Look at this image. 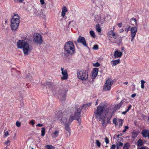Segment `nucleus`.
Here are the masks:
<instances>
[{"instance_id": "42", "label": "nucleus", "mask_w": 149, "mask_h": 149, "mask_svg": "<svg viewBox=\"0 0 149 149\" xmlns=\"http://www.w3.org/2000/svg\"><path fill=\"white\" fill-rule=\"evenodd\" d=\"M9 135V133L8 132V131L6 132H5L4 136L5 137H7V136H8Z\"/></svg>"}, {"instance_id": "57", "label": "nucleus", "mask_w": 149, "mask_h": 149, "mask_svg": "<svg viewBox=\"0 0 149 149\" xmlns=\"http://www.w3.org/2000/svg\"><path fill=\"white\" fill-rule=\"evenodd\" d=\"M140 149H146V148L144 147H141Z\"/></svg>"}, {"instance_id": "63", "label": "nucleus", "mask_w": 149, "mask_h": 149, "mask_svg": "<svg viewBox=\"0 0 149 149\" xmlns=\"http://www.w3.org/2000/svg\"><path fill=\"white\" fill-rule=\"evenodd\" d=\"M8 142H7V143H6V144H8Z\"/></svg>"}, {"instance_id": "34", "label": "nucleus", "mask_w": 149, "mask_h": 149, "mask_svg": "<svg viewBox=\"0 0 149 149\" xmlns=\"http://www.w3.org/2000/svg\"><path fill=\"white\" fill-rule=\"evenodd\" d=\"M131 22H132V21H134V23H135V25L136 26H137V21H136V19L135 18H132L131 19Z\"/></svg>"}, {"instance_id": "8", "label": "nucleus", "mask_w": 149, "mask_h": 149, "mask_svg": "<svg viewBox=\"0 0 149 149\" xmlns=\"http://www.w3.org/2000/svg\"><path fill=\"white\" fill-rule=\"evenodd\" d=\"M33 42L37 45H41L43 42L42 37L41 35L38 33H35L33 35Z\"/></svg>"}, {"instance_id": "50", "label": "nucleus", "mask_w": 149, "mask_h": 149, "mask_svg": "<svg viewBox=\"0 0 149 149\" xmlns=\"http://www.w3.org/2000/svg\"><path fill=\"white\" fill-rule=\"evenodd\" d=\"M135 36H131V41L132 42L133 41V40L135 38Z\"/></svg>"}, {"instance_id": "3", "label": "nucleus", "mask_w": 149, "mask_h": 149, "mask_svg": "<svg viewBox=\"0 0 149 149\" xmlns=\"http://www.w3.org/2000/svg\"><path fill=\"white\" fill-rule=\"evenodd\" d=\"M19 17L17 13H14V15L11 20V27L12 30L17 29L19 23Z\"/></svg>"}, {"instance_id": "36", "label": "nucleus", "mask_w": 149, "mask_h": 149, "mask_svg": "<svg viewBox=\"0 0 149 149\" xmlns=\"http://www.w3.org/2000/svg\"><path fill=\"white\" fill-rule=\"evenodd\" d=\"M104 141L106 143V144H108L109 143V139L107 137H106L105 138Z\"/></svg>"}, {"instance_id": "39", "label": "nucleus", "mask_w": 149, "mask_h": 149, "mask_svg": "<svg viewBox=\"0 0 149 149\" xmlns=\"http://www.w3.org/2000/svg\"><path fill=\"white\" fill-rule=\"evenodd\" d=\"M16 125L17 127H19L21 126V123L18 121H17L16 123Z\"/></svg>"}, {"instance_id": "11", "label": "nucleus", "mask_w": 149, "mask_h": 149, "mask_svg": "<svg viewBox=\"0 0 149 149\" xmlns=\"http://www.w3.org/2000/svg\"><path fill=\"white\" fill-rule=\"evenodd\" d=\"M112 84V81L111 79L107 80L104 87V89L105 91H108L110 89Z\"/></svg>"}, {"instance_id": "43", "label": "nucleus", "mask_w": 149, "mask_h": 149, "mask_svg": "<svg viewBox=\"0 0 149 149\" xmlns=\"http://www.w3.org/2000/svg\"><path fill=\"white\" fill-rule=\"evenodd\" d=\"M116 146L115 144H113L112 145L110 149H114L116 148Z\"/></svg>"}, {"instance_id": "18", "label": "nucleus", "mask_w": 149, "mask_h": 149, "mask_svg": "<svg viewBox=\"0 0 149 149\" xmlns=\"http://www.w3.org/2000/svg\"><path fill=\"white\" fill-rule=\"evenodd\" d=\"M98 72V69L97 68H94L92 72L91 77L94 79L97 76Z\"/></svg>"}, {"instance_id": "35", "label": "nucleus", "mask_w": 149, "mask_h": 149, "mask_svg": "<svg viewBox=\"0 0 149 149\" xmlns=\"http://www.w3.org/2000/svg\"><path fill=\"white\" fill-rule=\"evenodd\" d=\"M95 143L97 146H98L99 147H100L101 143L98 140H96Z\"/></svg>"}, {"instance_id": "20", "label": "nucleus", "mask_w": 149, "mask_h": 149, "mask_svg": "<svg viewBox=\"0 0 149 149\" xmlns=\"http://www.w3.org/2000/svg\"><path fill=\"white\" fill-rule=\"evenodd\" d=\"M59 133V130L58 129L55 130L51 134L52 138H56L58 135Z\"/></svg>"}, {"instance_id": "44", "label": "nucleus", "mask_w": 149, "mask_h": 149, "mask_svg": "<svg viewBox=\"0 0 149 149\" xmlns=\"http://www.w3.org/2000/svg\"><path fill=\"white\" fill-rule=\"evenodd\" d=\"M102 124L103 126H106L105 124V122L104 120H102Z\"/></svg>"}, {"instance_id": "55", "label": "nucleus", "mask_w": 149, "mask_h": 149, "mask_svg": "<svg viewBox=\"0 0 149 149\" xmlns=\"http://www.w3.org/2000/svg\"><path fill=\"white\" fill-rule=\"evenodd\" d=\"M73 23V24H75V22L74 21H72L71 22H69V24H70V23Z\"/></svg>"}, {"instance_id": "62", "label": "nucleus", "mask_w": 149, "mask_h": 149, "mask_svg": "<svg viewBox=\"0 0 149 149\" xmlns=\"http://www.w3.org/2000/svg\"><path fill=\"white\" fill-rule=\"evenodd\" d=\"M148 120H149V116L148 117Z\"/></svg>"}, {"instance_id": "27", "label": "nucleus", "mask_w": 149, "mask_h": 149, "mask_svg": "<svg viewBox=\"0 0 149 149\" xmlns=\"http://www.w3.org/2000/svg\"><path fill=\"white\" fill-rule=\"evenodd\" d=\"M143 144V141L141 139H139L137 141V145L139 146H142Z\"/></svg>"}, {"instance_id": "60", "label": "nucleus", "mask_w": 149, "mask_h": 149, "mask_svg": "<svg viewBox=\"0 0 149 149\" xmlns=\"http://www.w3.org/2000/svg\"><path fill=\"white\" fill-rule=\"evenodd\" d=\"M19 2H22L24 0H18Z\"/></svg>"}, {"instance_id": "7", "label": "nucleus", "mask_w": 149, "mask_h": 149, "mask_svg": "<svg viewBox=\"0 0 149 149\" xmlns=\"http://www.w3.org/2000/svg\"><path fill=\"white\" fill-rule=\"evenodd\" d=\"M105 107L103 106V104L101 103L100 105L97 107V109L94 112V115L99 120L102 119L101 114L104 111V110L105 109Z\"/></svg>"}, {"instance_id": "59", "label": "nucleus", "mask_w": 149, "mask_h": 149, "mask_svg": "<svg viewBox=\"0 0 149 149\" xmlns=\"http://www.w3.org/2000/svg\"><path fill=\"white\" fill-rule=\"evenodd\" d=\"M124 84H125L126 85H127L128 84V82H125L123 83Z\"/></svg>"}, {"instance_id": "29", "label": "nucleus", "mask_w": 149, "mask_h": 149, "mask_svg": "<svg viewBox=\"0 0 149 149\" xmlns=\"http://www.w3.org/2000/svg\"><path fill=\"white\" fill-rule=\"evenodd\" d=\"M96 31L98 32H100L101 31V29L100 28L99 24H97L95 27Z\"/></svg>"}, {"instance_id": "1", "label": "nucleus", "mask_w": 149, "mask_h": 149, "mask_svg": "<svg viewBox=\"0 0 149 149\" xmlns=\"http://www.w3.org/2000/svg\"><path fill=\"white\" fill-rule=\"evenodd\" d=\"M81 108H80L79 110H77V111H74V114L71 115L69 119H68V117L65 114H64L61 118L60 120L61 123L63 124H70L74 119L77 120L79 123L80 124L81 122Z\"/></svg>"}, {"instance_id": "52", "label": "nucleus", "mask_w": 149, "mask_h": 149, "mask_svg": "<svg viewBox=\"0 0 149 149\" xmlns=\"http://www.w3.org/2000/svg\"><path fill=\"white\" fill-rule=\"evenodd\" d=\"M136 94H135V93H134V94H132L131 95V97H134L136 96Z\"/></svg>"}, {"instance_id": "40", "label": "nucleus", "mask_w": 149, "mask_h": 149, "mask_svg": "<svg viewBox=\"0 0 149 149\" xmlns=\"http://www.w3.org/2000/svg\"><path fill=\"white\" fill-rule=\"evenodd\" d=\"M129 128V127L128 126H126L125 127V129L123 130V132H125Z\"/></svg>"}, {"instance_id": "32", "label": "nucleus", "mask_w": 149, "mask_h": 149, "mask_svg": "<svg viewBox=\"0 0 149 149\" xmlns=\"http://www.w3.org/2000/svg\"><path fill=\"white\" fill-rule=\"evenodd\" d=\"M45 127H43L42 128V130L41 131V136H44L45 135Z\"/></svg>"}, {"instance_id": "37", "label": "nucleus", "mask_w": 149, "mask_h": 149, "mask_svg": "<svg viewBox=\"0 0 149 149\" xmlns=\"http://www.w3.org/2000/svg\"><path fill=\"white\" fill-rule=\"evenodd\" d=\"M100 65V64L97 62L95 63H93V66L94 67H98Z\"/></svg>"}, {"instance_id": "54", "label": "nucleus", "mask_w": 149, "mask_h": 149, "mask_svg": "<svg viewBox=\"0 0 149 149\" xmlns=\"http://www.w3.org/2000/svg\"><path fill=\"white\" fill-rule=\"evenodd\" d=\"M127 111L126 110L125 111L122 112V114L124 115L125 114Z\"/></svg>"}, {"instance_id": "53", "label": "nucleus", "mask_w": 149, "mask_h": 149, "mask_svg": "<svg viewBox=\"0 0 149 149\" xmlns=\"http://www.w3.org/2000/svg\"><path fill=\"white\" fill-rule=\"evenodd\" d=\"M123 31H124V30H123V29H120L119 30V32H120V33H121L123 32Z\"/></svg>"}, {"instance_id": "64", "label": "nucleus", "mask_w": 149, "mask_h": 149, "mask_svg": "<svg viewBox=\"0 0 149 149\" xmlns=\"http://www.w3.org/2000/svg\"><path fill=\"white\" fill-rule=\"evenodd\" d=\"M31 149H34L33 148H32Z\"/></svg>"}, {"instance_id": "56", "label": "nucleus", "mask_w": 149, "mask_h": 149, "mask_svg": "<svg viewBox=\"0 0 149 149\" xmlns=\"http://www.w3.org/2000/svg\"><path fill=\"white\" fill-rule=\"evenodd\" d=\"M98 100H97L96 102L95 105H97L98 104Z\"/></svg>"}, {"instance_id": "61", "label": "nucleus", "mask_w": 149, "mask_h": 149, "mask_svg": "<svg viewBox=\"0 0 149 149\" xmlns=\"http://www.w3.org/2000/svg\"><path fill=\"white\" fill-rule=\"evenodd\" d=\"M114 29H115V27L113 26V30H114Z\"/></svg>"}, {"instance_id": "19", "label": "nucleus", "mask_w": 149, "mask_h": 149, "mask_svg": "<svg viewBox=\"0 0 149 149\" xmlns=\"http://www.w3.org/2000/svg\"><path fill=\"white\" fill-rule=\"evenodd\" d=\"M122 52L119 51L118 50H116L114 53V56L115 58H118L120 57L122 55Z\"/></svg>"}, {"instance_id": "33", "label": "nucleus", "mask_w": 149, "mask_h": 149, "mask_svg": "<svg viewBox=\"0 0 149 149\" xmlns=\"http://www.w3.org/2000/svg\"><path fill=\"white\" fill-rule=\"evenodd\" d=\"M146 82L144 81L143 80H141V88L142 89H143L144 88V84Z\"/></svg>"}, {"instance_id": "14", "label": "nucleus", "mask_w": 149, "mask_h": 149, "mask_svg": "<svg viewBox=\"0 0 149 149\" xmlns=\"http://www.w3.org/2000/svg\"><path fill=\"white\" fill-rule=\"evenodd\" d=\"M108 35L110 38L114 39H116L118 37V36L117 33L113 32V30L109 31L108 32Z\"/></svg>"}, {"instance_id": "48", "label": "nucleus", "mask_w": 149, "mask_h": 149, "mask_svg": "<svg viewBox=\"0 0 149 149\" xmlns=\"http://www.w3.org/2000/svg\"><path fill=\"white\" fill-rule=\"evenodd\" d=\"M118 26L119 27H121L122 26V23H118L117 24Z\"/></svg>"}, {"instance_id": "49", "label": "nucleus", "mask_w": 149, "mask_h": 149, "mask_svg": "<svg viewBox=\"0 0 149 149\" xmlns=\"http://www.w3.org/2000/svg\"><path fill=\"white\" fill-rule=\"evenodd\" d=\"M31 76L30 75V74H29V76L27 75V78L28 79H29V80H30L31 79Z\"/></svg>"}, {"instance_id": "17", "label": "nucleus", "mask_w": 149, "mask_h": 149, "mask_svg": "<svg viewBox=\"0 0 149 149\" xmlns=\"http://www.w3.org/2000/svg\"><path fill=\"white\" fill-rule=\"evenodd\" d=\"M70 124H67L64 125H65V128L66 130V133L67 134V136H69L71 134L69 126V125Z\"/></svg>"}, {"instance_id": "30", "label": "nucleus", "mask_w": 149, "mask_h": 149, "mask_svg": "<svg viewBox=\"0 0 149 149\" xmlns=\"http://www.w3.org/2000/svg\"><path fill=\"white\" fill-rule=\"evenodd\" d=\"M89 33H90V35L91 37H92V38H95V33L93 31H92V30L91 31H90Z\"/></svg>"}, {"instance_id": "41", "label": "nucleus", "mask_w": 149, "mask_h": 149, "mask_svg": "<svg viewBox=\"0 0 149 149\" xmlns=\"http://www.w3.org/2000/svg\"><path fill=\"white\" fill-rule=\"evenodd\" d=\"M30 124L31 125H32L33 126H34L35 124L34 120H31L30 122Z\"/></svg>"}, {"instance_id": "25", "label": "nucleus", "mask_w": 149, "mask_h": 149, "mask_svg": "<svg viewBox=\"0 0 149 149\" xmlns=\"http://www.w3.org/2000/svg\"><path fill=\"white\" fill-rule=\"evenodd\" d=\"M67 11V10L66 8L65 7H64L62 11L61 16L62 17H64L65 14V13Z\"/></svg>"}, {"instance_id": "10", "label": "nucleus", "mask_w": 149, "mask_h": 149, "mask_svg": "<svg viewBox=\"0 0 149 149\" xmlns=\"http://www.w3.org/2000/svg\"><path fill=\"white\" fill-rule=\"evenodd\" d=\"M61 74L62 76L61 77L62 80H66L68 78L67 70L64 68H61Z\"/></svg>"}, {"instance_id": "58", "label": "nucleus", "mask_w": 149, "mask_h": 149, "mask_svg": "<svg viewBox=\"0 0 149 149\" xmlns=\"http://www.w3.org/2000/svg\"><path fill=\"white\" fill-rule=\"evenodd\" d=\"M110 119H109L108 118L107 119V123H110Z\"/></svg>"}, {"instance_id": "16", "label": "nucleus", "mask_w": 149, "mask_h": 149, "mask_svg": "<svg viewBox=\"0 0 149 149\" xmlns=\"http://www.w3.org/2000/svg\"><path fill=\"white\" fill-rule=\"evenodd\" d=\"M137 28L136 27H132L130 29L131 36H135L137 32Z\"/></svg>"}, {"instance_id": "22", "label": "nucleus", "mask_w": 149, "mask_h": 149, "mask_svg": "<svg viewBox=\"0 0 149 149\" xmlns=\"http://www.w3.org/2000/svg\"><path fill=\"white\" fill-rule=\"evenodd\" d=\"M120 60L119 59L111 61L110 63L113 67L115 66L120 63Z\"/></svg>"}, {"instance_id": "47", "label": "nucleus", "mask_w": 149, "mask_h": 149, "mask_svg": "<svg viewBox=\"0 0 149 149\" xmlns=\"http://www.w3.org/2000/svg\"><path fill=\"white\" fill-rule=\"evenodd\" d=\"M132 106L130 105L128 107L127 109L126 110L127 111V112L130 110V109L131 108Z\"/></svg>"}, {"instance_id": "38", "label": "nucleus", "mask_w": 149, "mask_h": 149, "mask_svg": "<svg viewBox=\"0 0 149 149\" xmlns=\"http://www.w3.org/2000/svg\"><path fill=\"white\" fill-rule=\"evenodd\" d=\"M93 49L95 50H97L98 49V46L97 45H96L93 46Z\"/></svg>"}, {"instance_id": "31", "label": "nucleus", "mask_w": 149, "mask_h": 149, "mask_svg": "<svg viewBox=\"0 0 149 149\" xmlns=\"http://www.w3.org/2000/svg\"><path fill=\"white\" fill-rule=\"evenodd\" d=\"M45 147L47 149H55L54 147L50 145H46Z\"/></svg>"}, {"instance_id": "26", "label": "nucleus", "mask_w": 149, "mask_h": 149, "mask_svg": "<svg viewBox=\"0 0 149 149\" xmlns=\"http://www.w3.org/2000/svg\"><path fill=\"white\" fill-rule=\"evenodd\" d=\"M116 149H120V147L122 146L123 144L120 142H118L116 143Z\"/></svg>"}, {"instance_id": "46", "label": "nucleus", "mask_w": 149, "mask_h": 149, "mask_svg": "<svg viewBox=\"0 0 149 149\" xmlns=\"http://www.w3.org/2000/svg\"><path fill=\"white\" fill-rule=\"evenodd\" d=\"M130 30V26H129L128 28H126L125 29V31L127 32Z\"/></svg>"}, {"instance_id": "51", "label": "nucleus", "mask_w": 149, "mask_h": 149, "mask_svg": "<svg viewBox=\"0 0 149 149\" xmlns=\"http://www.w3.org/2000/svg\"><path fill=\"white\" fill-rule=\"evenodd\" d=\"M43 125V124H41L40 123H38L37 125H36L37 126H38V127H42V126Z\"/></svg>"}, {"instance_id": "13", "label": "nucleus", "mask_w": 149, "mask_h": 149, "mask_svg": "<svg viewBox=\"0 0 149 149\" xmlns=\"http://www.w3.org/2000/svg\"><path fill=\"white\" fill-rule=\"evenodd\" d=\"M123 121V120L121 119L114 118L113 119V122L116 126L120 127L122 126Z\"/></svg>"}, {"instance_id": "2", "label": "nucleus", "mask_w": 149, "mask_h": 149, "mask_svg": "<svg viewBox=\"0 0 149 149\" xmlns=\"http://www.w3.org/2000/svg\"><path fill=\"white\" fill-rule=\"evenodd\" d=\"M17 46L18 48L22 49L23 52L25 55H28L32 49L31 46L23 40H19L17 42Z\"/></svg>"}, {"instance_id": "12", "label": "nucleus", "mask_w": 149, "mask_h": 149, "mask_svg": "<svg viewBox=\"0 0 149 149\" xmlns=\"http://www.w3.org/2000/svg\"><path fill=\"white\" fill-rule=\"evenodd\" d=\"M77 42L78 43H81L84 46L88 47L85 39L84 37H82L80 36H79L77 39Z\"/></svg>"}, {"instance_id": "24", "label": "nucleus", "mask_w": 149, "mask_h": 149, "mask_svg": "<svg viewBox=\"0 0 149 149\" xmlns=\"http://www.w3.org/2000/svg\"><path fill=\"white\" fill-rule=\"evenodd\" d=\"M139 134V132L136 131H133L132 132V137L133 138H136Z\"/></svg>"}, {"instance_id": "23", "label": "nucleus", "mask_w": 149, "mask_h": 149, "mask_svg": "<svg viewBox=\"0 0 149 149\" xmlns=\"http://www.w3.org/2000/svg\"><path fill=\"white\" fill-rule=\"evenodd\" d=\"M142 134L144 137H149V131L147 130H143Z\"/></svg>"}, {"instance_id": "21", "label": "nucleus", "mask_w": 149, "mask_h": 149, "mask_svg": "<svg viewBox=\"0 0 149 149\" xmlns=\"http://www.w3.org/2000/svg\"><path fill=\"white\" fill-rule=\"evenodd\" d=\"M91 103H88L87 104H84L83 106L82 107H80L79 108H77L75 111H77V110H79V109H80V108H81V110H82L83 109H87L88 107H89L90 106H91Z\"/></svg>"}, {"instance_id": "9", "label": "nucleus", "mask_w": 149, "mask_h": 149, "mask_svg": "<svg viewBox=\"0 0 149 149\" xmlns=\"http://www.w3.org/2000/svg\"><path fill=\"white\" fill-rule=\"evenodd\" d=\"M53 94L56 95H59L60 98L61 100L63 101L65 100L66 95L65 93H63V91L62 90L56 88L53 90Z\"/></svg>"}, {"instance_id": "4", "label": "nucleus", "mask_w": 149, "mask_h": 149, "mask_svg": "<svg viewBox=\"0 0 149 149\" xmlns=\"http://www.w3.org/2000/svg\"><path fill=\"white\" fill-rule=\"evenodd\" d=\"M65 51L67 54L72 55L75 52V47L73 42L71 41H68L66 42L64 46Z\"/></svg>"}, {"instance_id": "45", "label": "nucleus", "mask_w": 149, "mask_h": 149, "mask_svg": "<svg viewBox=\"0 0 149 149\" xmlns=\"http://www.w3.org/2000/svg\"><path fill=\"white\" fill-rule=\"evenodd\" d=\"M40 2L42 5H43L45 4L44 0H40Z\"/></svg>"}, {"instance_id": "15", "label": "nucleus", "mask_w": 149, "mask_h": 149, "mask_svg": "<svg viewBox=\"0 0 149 149\" xmlns=\"http://www.w3.org/2000/svg\"><path fill=\"white\" fill-rule=\"evenodd\" d=\"M95 20L96 21V22L98 23H100L101 24H102L105 20L104 18L103 17V18H101L100 15L95 16Z\"/></svg>"}, {"instance_id": "6", "label": "nucleus", "mask_w": 149, "mask_h": 149, "mask_svg": "<svg viewBox=\"0 0 149 149\" xmlns=\"http://www.w3.org/2000/svg\"><path fill=\"white\" fill-rule=\"evenodd\" d=\"M78 78L83 81L87 80L88 78V72L85 70L78 71L77 73Z\"/></svg>"}, {"instance_id": "28", "label": "nucleus", "mask_w": 149, "mask_h": 149, "mask_svg": "<svg viewBox=\"0 0 149 149\" xmlns=\"http://www.w3.org/2000/svg\"><path fill=\"white\" fill-rule=\"evenodd\" d=\"M130 147V145L129 143H126L123 147V149H128Z\"/></svg>"}, {"instance_id": "5", "label": "nucleus", "mask_w": 149, "mask_h": 149, "mask_svg": "<svg viewBox=\"0 0 149 149\" xmlns=\"http://www.w3.org/2000/svg\"><path fill=\"white\" fill-rule=\"evenodd\" d=\"M123 104V102L121 101L119 104L115 106L113 109V106L111 107L110 108H107L105 110V113L108 115L110 117V118H111L112 117V114L116 110L120 108Z\"/></svg>"}]
</instances>
